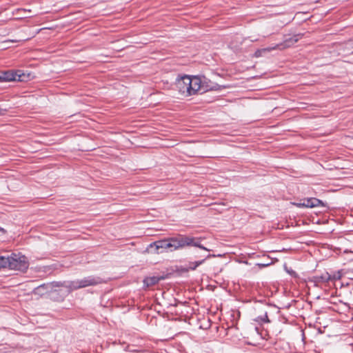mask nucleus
<instances>
[{"label": "nucleus", "mask_w": 353, "mask_h": 353, "mask_svg": "<svg viewBox=\"0 0 353 353\" xmlns=\"http://www.w3.org/2000/svg\"><path fill=\"white\" fill-rule=\"evenodd\" d=\"M302 36L301 34H296L292 37L284 41V42L276 44L272 47H268L262 49H259L254 52V57L258 58L262 56V54L265 52H269L274 50H284L285 48H290L292 46L294 43H296Z\"/></svg>", "instance_id": "obj_2"}, {"label": "nucleus", "mask_w": 353, "mask_h": 353, "mask_svg": "<svg viewBox=\"0 0 353 353\" xmlns=\"http://www.w3.org/2000/svg\"><path fill=\"white\" fill-rule=\"evenodd\" d=\"M215 256H216V255H214V254H209V255H208V256H207V257H206V258H207V259H210V258H211V257H215Z\"/></svg>", "instance_id": "obj_18"}, {"label": "nucleus", "mask_w": 353, "mask_h": 353, "mask_svg": "<svg viewBox=\"0 0 353 353\" xmlns=\"http://www.w3.org/2000/svg\"><path fill=\"white\" fill-rule=\"evenodd\" d=\"M176 88L182 97L194 95L202 90V81L197 76L184 75L176 80Z\"/></svg>", "instance_id": "obj_1"}, {"label": "nucleus", "mask_w": 353, "mask_h": 353, "mask_svg": "<svg viewBox=\"0 0 353 353\" xmlns=\"http://www.w3.org/2000/svg\"><path fill=\"white\" fill-rule=\"evenodd\" d=\"M170 242H171L172 249V250H177L179 248H181L180 247V245H179V241H178L176 237L170 238Z\"/></svg>", "instance_id": "obj_13"}, {"label": "nucleus", "mask_w": 353, "mask_h": 353, "mask_svg": "<svg viewBox=\"0 0 353 353\" xmlns=\"http://www.w3.org/2000/svg\"><path fill=\"white\" fill-rule=\"evenodd\" d=\"M341 277V274L340 272H337L333 275H331L332 280L331 281H336L339 280Z\"/></svg>", "instance_id": "obj_16"}, {"label": "nucleus", "mask_w": 353, "mask_h": 353, "mask_svg": "<svg viewBox=\"0 0 353 353\" xmlns=\"http://www.w3.org/2000/svg\"><path fill=\"white\" fill-rule=\"evenodd\" d=\"M261 320H262L263 322H270V320L268 319V315H267V314H266V313L265 314L264 317H261Z\"/></svg>", "instance_id": "obj_17"}, {"label": "nucleus", "mask_w": 353, "mask_h": 353, "mask_svg": "<svg viewBox=\"0 0 353 353\" xmlns=\"http://www.w3.org/2000/svg\"><path fill=\"white\" fill-rule=\"evenodd\" d=\"M251 335L253 337L259 338V333L258 332V329L256 327H252L251 330Z\"/></svg>", "instance_id": "obj_15"}, {"label": "nucleus", "mask_w": 353, "mask_h": 353, "mask_svg": "<svg viewBox=\"0 0 353 353\" xmlns=\"http://www.w3.org/2000/svg\"><path fill=\"white\" fill-rule=\"evenodd\" d=\"M297 207L305 208H314L319 206H323V203L321 200L316 198H310L303 201V203H294Z\"/></svg>", "instance_id": "obj_8"}, {"label": "nucleus", "mask_w": 353, "mask_h": 353, "mask_svg": "<svg viewBox=\"0 0 353 353\" xmlns=\"http://www.w3.org/2000/svg\"><path fill=\"white\" fill-rule=\"evenodd\" d=\"M331 280V275L328 272H325L321 275H316L310 279V281L314 283L315 286L326 284Z\"/></svg>", "instance_id": "obj_7"}, {"label": "nucleus", "mask_w": 353, "mask_h": 353, "mask_svg": "<svg viewBox=\"0 0 353 353\" xmlns=\"http://www.w3.org/2000/svg\"><path fill=\"white\" fill-rule=\"evenodd\" d=\"M34 77V74L30 71H23V81H29Z\"/></svg>", "instance_id": "obj_14"}, {"label": "nucleus", "mask_w": 353, "mask_h": 353, "mask_svg": "<svg viewBox=\"0 0 353 353\" xmlns=\"http://www.w3.org/2000/svg\"><path fill=\"white\" fill-rule=\"evenodd\" d=\"M160 279H161L157 276L146 277L143 280V283L145 287L148 288L158 283Z\"/></svg>", "instance_id": "obj_12"}, {"label": "nucleus", "mask_w": 353, "mask_h": 353, "mask_svg": "<svg viewBox=\"0 0 353 353\" xmlns=\"http://www.w3.org/2000/svg\"><path fill=\"white\" fill-rule=\"evenodd\" d=\"M78 281L80 288H85L90 285H94L98 283V281L95 279L91 277L85 278L81 280H78Z\"/></svg>", "instance_id": "obj_9"}, {"label": "nucleus", "mask_w": 353, "mask_h": 353, "mask_svg": "<svg viewBox=\"0 0 353 353\" xmlns=\"http://www.w3.org/2000/svg\"><path fill=\"white\" fill-rule=\"evenodd\" d=\"M205 261V259L190 262L187 268H183L182 270L184 272H188L190 270L194 271L195 270L199 265H202Z\"/></svg>", "instance_id": "obj_11"}, {"label": "nucleus", "mask_w": 353, "mask_h": 353, "mask_svg": "<svg viewBox=\"0 0 353 353\" xmlns=\"http://www.w3.org/2000/svg\"><path fill=\"white\" fill-rule=\"evenodd\" d=\"M22 256L19 254H12L10 256H0V268H9L10 269H17L22 263Z\"/></svg>", "instance_id": "obj_3"}, {"label": "nucleus", "mask_w": 353, "mask_h": 353, "mask_svg": "<svg viewBox=\"0 0 353 353\" xmlns=\"http://www.w3.org/2000/svg\"><path fill=\"white\" fill-rule=\"evenodd\" d=\"M22 73L21 70H8L0 74V81H21Z\"/></svg>", "instance_id": "obj_5"}, {"label": "nucleus", "mask_w": 353, "mask_h": 353, "mask_svg": "<svg viewBox=\"0 0 353 353\" xmlns=\"http://www.w3.org/2000/svg\"><path fill=\"white\" fill-rule=\"evenodd\" d=\"M57 286H64L65 288H67V292L70 293V292L73 290H76L79 289V285L78 281H70L68 283H65L64 284H57Z\"/></svg>", "instance_id": "obj_10"}, {"label": "nucleus", "mask_w": 353, "mask_h": 353, "mask_svg": "<svg viewBox=\"0 0 353 353\" xmlns=\"http://www.w3.org/2000/svg\"><path fill=\"white\" fill-rule=\"evenodd\" d=\"M0 232H3V230L2 228H0Z\"/></svg>", "instance_id": "obj_19"}, {"label": "nucleus", "mask_w": 353, "mask_h": 353, "mask_svg": "<svg viewBox=\"0 0 353 353\" xmlns=\"http://www.w3.org/2000/svg\"><path fill=\"white\" fill-rule=\"evenodd\" d=\"M149 248H155L154 253L159 254V250L160 249H163V250L171 249L172 250V245H171L170 239H163V240L153 242L149 245Z\"/></svg>", "instance_id": "obj_6"}, {"label": "nucleus", "mask_w": 353, "mask_h": 353, "mask_svg": "<svg viewBox=\"0 0 353 353\" xmlns=\"http://www.w3.org/2000/svg\"><path fill=\"white\" fill-rule=\"evenodd\" d=\"M176 238L179 241V245L181 248H184L185 246H194V247L199 248L200 249H202L204 250H209L208 248L203 246L199 243L198 239H196L194 237H190V236H179Z\"/></svg>", "instance_id": "obj_4"}]
</instances>
